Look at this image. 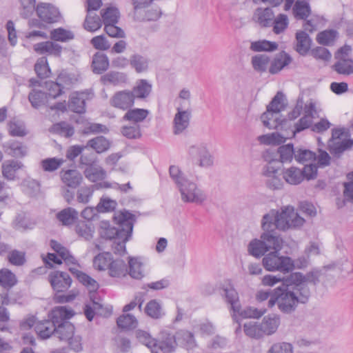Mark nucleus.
I'll return each instance as SVG.
<instances>
[{"instance_id": "1", "label": "nucleus", "mask_w": 353, "mask_h": 353, "mask_svg": "<svg viewBox=\"0 0 353 353\" xmlns=\"http://www.w3.org/2000/svg\"><path fill=\"white\" fill-rule=\"evenodd\" d=\"M305 219L301 217L293 207L287 206L279 212L271 210L263 215L261 220V228L263 232L260 238L264 242L268 250L280 251L283 248V241L277 233L276 230L285 231L290 228L302 226Z\"/></svg>"}, {"instance_id": "2", "label": "nucleus", "mask_w": 353, "mask_h": 353, "mask_svg": "<svg viewBox=\"0 0 353 353\" xmlns=\"http://www.w3.org/2000/svg\"><path fill=\"white\" fill-rule=\"evenodd\" d=\"M117 227H112L103 223L100 228V236L103 239L112 241V250L115 254L123 256L126 254V243L131 239L135 216L123 210L114 216Z\"/></svg>"}, {"instance_id": "3", "label": "nucleus", "mask_w": 353, "mask_h": 353, "mask_svg": "<svg viewBox=\"0 0 353 353\" xmlns=\"http://www.w3.org/2000/svg\"><path fill=\"white\" fill-rule=\"evenodd\" d=\"M310 296V290L306 288L297 292L292 289L290 285L281 284L273 290L271 299L268 306L272 307L277 305L278 309L284 314H292L296 310L299 303H305Z\"/></svg>"}, {"instance_id": "4", "label": "nucleus", "mask_w": 353, "mask_h": 353, "mask_svg": "<svg viewBox=\"0 0 353 353\" xmlns=\"http://www.w3.org/2000/svg\"><path fill=\"white\" fill-rule=\"evenodd\" d=\"M38 19L28 20L29 28L46 29L47 25L56 23L61 20V14L59 9L51 3L40 2L35 8Z\"/></svg>"}, {"instance_id": "5", "label": "nucleus", "mask_w": 353, "mask_h": 353, "mask_svg": "<svg viewBox=\"0 0 353 353\" xmlns=\"http://www.w3.org/2000/svg\"><path fill=\"white\" fill-rule=\"evenodd\" d=\"M64 306L54 307L48 314V319L38 321L35 324L34 330L42 339H47L54 336L56 323H58V319L62 316L67 315Z\"/></svg>"}, {"instance_id": "6", "label": "nucleus", "mask_w": 353, "mask_h": 353, "mask_svg": "<svg viewBox=\"0 0 353 353\" xmlns=\"http://www.w3.org/2000/svg\"><path fill=\"white\" fill-rule=\"evenodd\" d=\"M279 251L271 252L263 259V265L268 271L287 273L294 268V261L289 256H279Z\"/></svg>"}, {"instance_id": "7", "label": "nucleus", "mask_w": 353, "mask_h": 353, "mask_svg": "<svg viewBox=\"0 0 353 353\" xmlns=\"http://www.w3.org/2000/svg\"><path fill=\"white\" fill-rule=\"evenodd\" d=\"M283 99L284 94L281 92H278L267 106L266 112L261 116V119L265 127L271 130L282 124V121H279L277 118L274 119L272 123L270 121L273 119L274 113H279L285 110V105L283 103Z\"/></svg>"}, {"instance_id": "8", "label": "nucleus", "mask_w": 353, "mask_h": 353, "mask_svg": "<svg viewBox=\"0 0 353 353\" xmlns=\"http://www.w3.org/2000/svg\"><path fill=\"white\" fill-rule=\"evenodd\" d=\"M178 188L183 202L201 204L207 199L205 192L199 189L196 183L190 181L187 179H183V181L178 185Z\"/></svg>"}, {"instance_id": "9", "label": "nucleus", "mask_w": 353, "mask_h": 353, "mask_svg": "<svg viewBox=\"0 0 353 353\" xmlns=\"http://www.w3.org/2000/svg\"><path fill=\"white\" fill-rule=\"evenodd\" d=\"M65 307V311L67 315L62 316L58 319V323H56L54 336L60 341H67L74 334L75 327L72 323L68 321L74 315V312L72 309Z\"/></svg>"}, {"instance_id": "10", "label": "nucleus", "mask_w": 353, "mask_h": 353, "mask_svg": "<svg viewBox=\"0 0 353 353\" xmlns=\"http://www.w3.org/2000/svg\"><path fill=\"white\" fill-rule=\"evenodd\" d=\"M264 159L268 162V164L263 170V174L267 177L265 181L266 185L272 190L281 189L283 183L281 179L279 177V169L273 165L274 163H278V161L270 157L269 151H266L264 154Z\"/></svg>"}, {"instance_id": "11", "label": "nucleus", "mask_w": 353, "mask_h": 353, "mask_svg": "<svg viewBox=\"0 0 353 353\" xmlns=\"http://www.w3.org/2000/svg\"><path fill=\"white\" fill-rule=\"evenodd\" d=\"M188 152L192 161L200 167L207 168L213 164V157L203 143L190 146Z\"/></svg>"}, {"instance_id": "12", "label": "nucleus", "mask_w": 353, "mask_h": 353, "mask_svg": "<svg viewBox=\"0 0 353 353\" xmlns=\"http://www.w3.org/2000/svg\"><path fill=\"white\" fill-rule=\"evenodd\" d=\"M48 281L54 292H65L70 288L72 281L67 272L57 270L49 274Z\"/></svg>"}, {"instance_id": "13", "label": "nucleus", "mask_w": 353, "mask_h": 353, "mask_svg": "<svg viewBox=\"0 0 353 353\" xmlns=\"http://www.w3.org/2000/svg\"><path fill=\"white\" fill-rule=\"evenodd\" d=\"M220 289L222 290L221 293L225 301L230 305V310L232 312H239L240 309L239 295L233 284L230 281H227L223 283Z\"/></svg>"}, {"instance_id": "14", "label": "nucleus", "mask_w": 353, "mask_h": 353, "mask_svg": "<svg viewBox=\"0 0 353 353\" xmlns=\"http://www.w3.org/2000/svg\"><path fill=\"white\" fill-rule=\"evenodd\" d=\"M110 105L117 109L128 110L134 103L132 94L130 90H122L114 93L110 100Z\"/></svg>"}, {"instance_id": "15", "label": "nucleus", "mask_w": 353, "mask_h": 353, "mask_svg": "<svg viewBox=\"0 0 353 353\" xmlns=\"http://www.w3.org/2000/svg\"><path fill=\"white\" fill-rule=\"evenodd\" d=\"M157 345L163 353H172L178 345L176 336L167 330H161L159 332V341Z\"/></svg>"}, {"instance_id": "16", "label": "nucleus", "mask_w": 353, "mask_h": 353, "mask_svg": "<svg viewBox=\"0 0 353 353\" xmlns=\"http://www.w3.org/2000/svg\"><path fill=\"white\" fill-rule=\"evenodd\" d=\"M34 50L39 54L52 55L57 57H61L62 47L52 41H43L33 46Z\"/></svg>"}, {"instance_id": "17", "label": "nucleus", "mask_w": 353, "mask_h": 353, "mask_svg": "<svg viewBox=\"0 0 353 353\" xmlns=\"http://www.w3.org/2000/svg\"><path fill=\"white\" fill-rule=\"evenodd\" d=\"M61 178L63 183L72 189L78 188L83 181L81 173L76 169H69L61 172Z\"/></svg>"}, {"instance_id": "18", "label": "nucleus", "mask_w": 353, "mask_h": 353, "mask_svg": "<svg viewBox=\"0 0 353 353\" xmlns=\"http://www.w3.org/2000/svg\"><path fill=\"white\" fill-rule=\"evenodd\" d=\"M274 14L270 8H258L254 12L252 19L261 28H268L272 26Z\"/></svg>"}, {"instance_id": "19", "label": "nucleus", "mask_w": 353, "mask_h": 353, "mask_svg": "<svg viewBox=\"0 0 353 353\" xmlns=\"http://www.w3.org/2000/svg\"><path fill=\"white\" fill-rule=\"evenodd\" d=\"M292 57L285 51L283 50L275 55L271 62L268 71L271 74H278L285 66L292 62Z\"/></svg>"}, {"instance_id": "20", "label": "nucleus", "mask_w": 353, "mask_h": 353, "mask_svg": "<svg viewBox=\"0 0 353 353\" xmlns=\"http://www.w3.org/2000/svg\"><path fill=\"white\" fill-rule=\"evenodd\" d=\"M191 113L188 110L177 108V112L174 118V133L179 134L189 125Z\"/></svg>"}, {"instance_id": "21", "label": "nucleus", "mask_w": 353, "mask_h": 353, "mask_svg": "<svg viewBox=\"0 0 353 353\" xmlns=\"http://www.w3.org/2000/svg\"><path fill=\"white\" fill-rule=\"evenodd\" d=\"M266 312V309H257L253 307H247L245 309L241 308V305H240V309L239 312H232V317L233 320L239 323V326L237 330L241 329V325L239 322L237 315L243 318H254L259 319Z\"/></svg>"}, {"instance_id": "22", "label": "nucleus", "mask_w": 353, "mask_h": 353, "mask_svg": "<svg viewBox=\"0 0 353 353\" xmlns=\"http://www.w3.org/2000/svg\"><path fill=\"white\" fill-rule=\"evenodd\" d=\"M305 283V275L303 274L301 272H293L289 276L283 277V282L281 284L289 285L294 291L301 292V290L303 288L310 290Z\"/></svg>"}, {"instance_id": "23", "label": "nucleus", "mask_w": 353, "mask_h": 353, "mask_svg": "<svg viewBox=\"0 0 353 353\" xmlns=\"http://www.w3.org/2000/svg\"><path fill=\"white\" fill-rule=\"evenodd\" d=\"M152 92V85L145 79H140L137 81L135 86L130 92L133 99L144 100L147 99Z\"/></svg>"}, {"instance_id": "24", "label": "nucleus", "mask_w": 353, "mask_h": 353, "mask_svg": "<svg viewBox=\"0 0 353 353\" xmlns=\"http://www.w3.org/2000/svg\"><path fill=\"white\" fill-rule=\"evenodd\" d=\"M68 108L70 111L75 113H84L85 112V99L84 93H72L69 99Z\"/></svg>"}, {"instance_id": "25", "label": "nucleus", "mask_w": 353, "mask_h": 353, "mask_svg": "<svg viewBox=\"0 0 353 353\" xmlns=\"http://www.w3.org/2000/svg\"><path fill=\"white\" fill-rule=\"evenodd\" d=\"M279 325L280 317L274 314L265 316L261 323L264 335H272L275 333Z\"/></svg>"}, {"instance_id": "26", "label": "nucleus", "mask_w": 353, "mask_h": 353, "mask_svg": "<svg viewBox=\"0 0 353 353\" xmlns=\"http://www.w3.org/2000/svg\"><path fill=\"white\" fill-rule=\"evenodd\" d=\"M296 45L295 49L296 52L301 55L306 54L309 52L312 45V39L309 34L303 30L298 31L296 33Z\"/></svg>"}, {"instance_id": "27", "label": "nucleus", "mask_w": 353, "mask_h": 353, "mask_svg": "<svg viewBox=\"0 0 353 353\" xmlns=\"http://www.w3.org/2000/svg\"><path fill=\"white\" fill-rule=\"evenodd\" d=\"M128 274L134 279L141 280L144 277L143 263L139 257L129 256Z\"/></svg>"}, {"instance_id": "28", "label": "nucleus", "mask_w": 353, "mask_h": 353, "mask_svg": "<svg viewBox=\"0 0 353 353\" xmlns=\"http://www.w3.org/2000/svg\"><path fill=\"white\" fill-rule=\"evenodd\" d=\"M161 10L159 8L148 9L133 12V17L135 21H152L158 20L161 16Z\"/></svg>"}, {"instance_id": "29", "label": "nucleus", "mask_w": 353, "mask_h": 353, "mask_svg": "<svg viewBox=\"0 0 353 353\" xmlns=\"http://www.w3.org/2000/svg\"><path fill=\"white\" fill-rule=\"evenodd\" d=\"M51 248L64 261L65 264L75 265L77 261L72 256L68 249L63 246L60 243L55 240H51L50 242Z\"/></svg>"}, {"instance_id": "30", "label": "nucleus", "mask_w": 353, "mask_h": 353, "mask_svg": "<svg viewBox=\"0 0 353 353\" xmlns=\"http://www.w3.org/2000/svg\"><path fill=\"white\" fill-rule=\"evenodd\" d=\"M23 166L21 161L16 160L6 161L2 164V174L5 179L13 181L16 178V172Z\"/></svg>"}, {"instance_id": "31", "label": "nucleus", "mask_w": 353, "mask_h": 353, "mask_svg": "<svg viewBox=\"0 0 353 353\" xmlns=\"http://www.w3.org/2000/svg\"><path fill=\"white\" fill-rule=\"evenodd\" d=\"M149 114V111L143 108H129L124 116L123 121H131L132 123L139 124L143 121Z\"/></svg>"}, {"instance_id": "32", "label": "nucleus", "mask_w": 353, "mask_h": 353, "mask_svg": "<svg viewBox=\"0 0 353 353\" xmlns=\"http://www.w3.org/2000/svg\"><path fill=\"white\" fill-rule=\"evenodd\" d=\"M108 270L111 277L125 276L128 274V265L123 259H112Z\"/></svg>"}, {"instance_id": "33", "label": "nucleus", "mask_w": 353, "mask_h": 353, "mask_svg": "<svg viewBox=\"0 0 353 353\" xmlns=\"http://www.w3.org/2000/svg\"><path fill=\"white\" fill-rule=\"evenodd\" d=\"M337 61L332 66L333 70L339 74L348 76L353 74V59L349 58L336 59Z\"/></svg>"}, {"instance_id": "34", "label": "nucleus", "mask_w": 353, "mask_h": 353, "mask_svg": "<svg viewBox=\"0 0 353 353\" xmlns=\"http://www.w3.org/2000/svg\"><path fill=\"white\" fill-rule=\"evenodd\" d=\"M78 212L73 208L68 207L57 214V219L63 225H73L78 219Z\"/></svg>"}, {"instance_id": "35", "label": "nucleus", "mask_w": 353, "mask_h": 353, "mask_svg": "<svg viewBox=\"0 0 353 353\" xmlns=\"http://www.w3.org/2000/svg\"><path fill=\"white\" fill-rule=\"evenodd\" d=\"M109 67V60L105 54L97 52L92 57V68L95 74H102Z\"/></svg>"}, {"instance_id": "36", "label": "nucleus", "mask_w": 353, "mask_h": 353, "mask_svg": "<svg viewBox=\"0 0 353 353\" xmlns=\"http://www.w3.org/2000/svg\"><path fill=\"white\" fill-rule=\"evenodd\" d=\"M69 270L76 276L80 283L89 288L90 292L97 291L98 290L99 284L89 275L73 268H70Z\"/></svg>"}, {"instance_id": "37", "label": "nucleus", "mask_w": 353, "mask_h": 353, "mask_svg": "<svg viewBox=\"0 0 353 353\" xmlns=\"http://www.w3.org/2000/svg\"><path fill=\"white\" fill-rule=\"evenodd\" d=\"M110 146V143L109 140L103 136L96 137L90 139L85 145L86 148H91L99 154L107 151Z\"/></svg>"}, {"instance_id": "38", "label": "nucleus", "mask_w": 353, "mask_h": 353, "mask_svg": "<svg viewBox=\"0 0 353 353\" xmlns=\"http://www.w3.org/2000/svg\"><path fill=\"white\" fill-rule=\"evenodd\" d=\"M270 62V57L265 54H258L251 59V64L254 70L259 73L267 71Z\"/></svg>"}, {"instance_id": "39", "label": "nucleus", "mask_w": 353, "mask_h": 353, "mask_svg": "<svg viewBox=\"0 0 353 353\" xmlns=\"http://www.w3.org/2000/svg\"><path fill=\"white\" fill-rule=\"evenodd\" d=\"M293 14L297 20H305L311 14L309 3L305 0L296 1L293 7Z\"/></svg>"}, {"instance_id": "40", "label": "nucleus", "mask_w": 353, "mask_h": 353, "mask_svg": "<svg viewBox=\"0 0 353 353\" xmlns=\"http://www.w3.org/2000/svg\"><path fill=\"white\" fill-rule=\"evenodd\" d=\"M145 313L152 319H159L165 315L161 304L156 299L150 300L145 305Z\"/></svg>"}, {"instance_id": "41", "label": "nucleus", "mask_w": 353, "mask_h": 353, "mask_svg": "<svg viewBox=\"0 0 353 353\" xmlns=\"http://www.w3.org/2000/svg\"><path fill=\"white\" fill-rule=\"evenodd\" d=\"M283 179L290 184L297 185L303 180V171L296 167L287 169L283 174Z\"/></svg>"}, {"instance_id": "42", "label": "nucleus", "mask_w": 353, "mask_h": 353, "mask_svg": "<svg viewBox=\"0 0 353 353\" xmlns=\"http://www.w3.org/2000/svg\"><path fill=\"white\" fill-rule=\"evenodd\" d=\"M50 38L54 41L68 42L74 38V34L71 30L58 28L50 31Z\"/></svg>"}, {"instance_id": "43", "label": "nucleus", "mask_w": 353, "mask_h": 353, "mask_svg": "<svg viewBox=\"0 0 353 353\" xmlns=\"http://www.w3.org/2000/svg\"><path fill=\"white\" fill-rule=\"evenodd\" d=\"M112 259V254L110 252H101L94 256L93 265L97 270L100 271L108 270Z\"/></svg>"}, {"instance_id": "44", "label": "nucleus", "mask_w": 353, "mask_h": 353, "mask_svg": "<svg viewBox=\"0 0 353 353\" xmlns=\"http://www.w3.org/2000/svg\"><path fill=\"white\" fill-rule=\"evenodd\" d=\"M126 81L125 74L114 71L109 72L101 77V82L103 84L110 83L116 85L125 83Z\"/></svg>"}, {"instance_id": "45", "label": "nucleus", "mask_w": 353, "mask_h": 353, "mask_svg": "<svg viewBox=\"0 0 353 353\" xmlns=\"http://www.w3.org/2000/svg\"><path fill=\"white\" fill-rule=\"evenodd\" d=\"M278 46L276 42L263 39L252 42L250 48L254 52H273Z\"/></svg>"}, {"instance_id": "46", "label": "nucleus", "mask_w": 353, "mask_h": 353, "mask_svg": "<svg viewBox=\"0 0 353 353\" xmlns=\"http://www.w3.org/2000/svg\"><path fill=\"white\" fill-rule=\"evenodd\" d=\"M177 343L186 349H192L196 345L194 334L187 330H179L176 334Z\"/></svg>"}, {"instance_id": "47", "label": "nucleus", "mask_w": 353, "mask_h": 353, "mask_svg": "<svg viewBox=\"0 0 353 353\" xmlns=\"http://www.w3.org/2000/svg\"><path fill=\"white\" fill-rule=\"evenodd\" d=\"M102 20L97 14L88 13L83 26L88 32H94L102 26Z\"/></svg>"}, {"instance_id": "48", "label": "nucleus", "mask_w": 353, "mask_h": 353, "mask_svg": "<svg viewBox=\"0 0 353 353\" xmlns=\"http://www.w3.org/2000/svg\"><path fill=\"white\" fill-rule=\"evenodd\" d=\"M248 251L253 256L259 258L263 256L268 250L264 242L260 238V239H254L249 243Z\"/></svg>"}, {"instance_id": "49", "label": "nucleus", "mask_w": 353, "mask_h": 353, "mask_svg": "<svg viewBox=\"0 0 353 353\" xmlns=\"http://www.w3.org/2000/svg\"><path fill=\"white\" fill-rule=\"evenodd\" d=\"M277 153L279 154L281 163H290L293 158L295 159L296 148L292 143L282 145L277 149Z\"/></svg>"}, {"instance_id": "50", "label": "nucleus", "mask_w": 353, "mask_h": 353, "mask_svg": "<svg viewBox=\"0 0 353 353\" xmlns=\"http://www.w3.org/2000/svg\"><path fill=\"white\" fill-rule=\"evenodd\" d=\"M17 283V279L10 270H0V285L6 289H10Z\"/></svg>"}, {"instance_id": "51", "label": "nucleus", "mask_w": 353, "mask_h": 353, "mask_svg": "<svg viewBox=\"0 0 353 353\" xmlns=\"http://www.w3.org/2000/svg\"><path fill=\"white\" fill-rule=\"evenodd\" d=\"M47 99V93L41 90H33L28 95L31 105L36 109L45 105Z\"/></svg>"}, {"instance_id": "52", "label": "nucleus", "mask_w": 353, "mask_h": 353, "mask_svg": "<svg viewBox=\"0 0 353 353\" xmlns=\"http://www.w3.org/2000/svg\"><path fill=\"white\" fill-rule=\"evenodd\" d=\"M353 146V140L345 139L342 141L334 143L330 146V152L337 157H339L345 150L352 148Z\"/></svg>"}, {"instance_id": "53", "label": "nucleus", "mask_w": 353, "mask_h": 353, "mask_svg": "<svg viewBox=\"0 0 353 353\" xmlns=\"http://www.w3.org/2000/svg\"><path fill=\"white\" fill-rule=\"evenodd\" d=\"M85 177L92 182L103 180L105 178L106 172L101 167L90 166L87 167L84 170Z\"/></svg>"}, {"instance_id": "54", "label": "nucleus", "mask_w": 353, "mask_h": 353, "mask_svg": "<svg viewBox=\"0 0 353 353\" xmlns=\"http://www.w3.org/2000/svg\"><path fill=\"white\" fill-rule=\"evenodd\" d=\"M119 327L123 330H133L137 327L138 321L134 316L126 314L121 315L117 320Z\"/></svg>"}, {"instance_id": "55", "label": "nucleus", "mask_w": 353, "mask_h": 353, "mask_svg": "<svg viewBox=\"0 0 353 353\" xmlns=\"http://www.w3.org/2000/svg\"><path fill=\"white\" fill-rule=\"evenodd\" d=\"M121 132L123 136L130 139H138L142 135L140 125L136 123L123 125L121 128Z\"/></svg>"}, {"instance_id": "56", "label": "nucleus", "mask_w": 353, "mask_h": 353, "mask_svg": "<svg viewBox=\"0 0 353 353\" xmlns=\"http://www.w3.org/2000/svg\"><path fill=\"white\" fill-rule=\"evenodd\" d=\"M34 71L40 79H45L50 76L51 72L46 57L38 59L34 65Z\"/></svg>"}, {"instance_id": "57", "label": "nucleus", "mask_w": 353, "mask_h": 353, "mask_svg": "<svg viewBox=\"0 0 353 353\" xmlns=\"http://www.w3.org/2000/svg\"><path fill=\"white\" fill-rule=\"evenodd\" d=\"M64 162L65 161L63 159L46 158L41 161V167L43 171L52 172L58 170Z\"/></svg>"}, {"instance_id": "58", "label": "nucleus", "mask_w": 353, "mask_h": 353, "mask_svg": "<svg viewBox=\"0 0 353 353\" xmlns=\"http://www.w3.org/2000/svg\"><path fill=\"white\" fill-rule=\"evenodd\" d=\"M94 189V185L81 187L77 192V201L81 203H88L93 195Z\"/></svg>"}, {"instance_id": "59", "label": "nucleus", "mask_w": 353, "mask_h": 353, "mask_svg": "<svg viewBox=\"0 0 353 353\" xmlns=\"http://www.w3.org/2000/svg\"><path fill=\"white\" fill-rule=\"evenodd\" d=\"M243 330L245 334L251 338L260 339L264 336L261 323L253 322L245 323Z\"/></svg>"}, {"instance_id": "60", "label": "nucleus", "mask_w": 353, "mask_h": 353, "mask_svg": "<svg viewBox=\"0 0 353 353\" xmlns=\"http://www.w3.org/2000/svg\"><path fill=\"white\" fill-rule=\"evenodd\" d=\"M316 159L315 152L302 148H296L295 160L301 163L314 161Z\"/></svg>"}, {"instance_id": "61", "label": "nucleus", "mask_w": 353, "mask_h": 353, "mask_svg": "<svg viewBox=\"0 0 353 353\" xmlns=\"http://www.w3.org/2000/svg\"><path fill=\"white\" fill-rule=\"evenodd\" d=\"M57 81L65 89H70L74 85L77 79L73 74L69 73L65 70H62L56 79Z\"/></svg>"}, {"instance_id": "62", "label": "nucleus", "mask_w": 353, "mask_h": 353, "mask_svg": "<svg viewBox=\"0 0 353 353\" xmlns=\"http://www.w3.org/2000/svg\"><path fill=\"white\" fill-rule=\"evenodd\" d=\"M338 32L335 30H326L319 32L316 36V41L323 46H329L337 37Z\"/></svg>"}, {"instance_id": "63", "label": "nucleus", "mask_w": 353, "mask_h": 353, "mask_svg": "<svg viewBox=\"0 0 353 353\" xmlns=\"http://www.w3.org/2000/svg\"><path fill=\"white\" fill-rule=\"evenodd\" d=\"M102 22L105 23H117L119 17V10L116 8L109 7L101 11Z\"/></svg>"}, {"instance_id": "64", "label": "nucleus", "mask_w": 353, "mask_h": 353, "mask_svg": "<svg viewBox=\"0 0 353 353\" xmlns=\"http://www.w3.org/2000/svg\"><path fill=\"white\" fill-rule=\"evenodd\" d=\"M131 66L137 72L141 73L147 70L148 61L146 58L139 54H133L130 59Z\"/></svg>"}]
</instances>
